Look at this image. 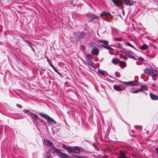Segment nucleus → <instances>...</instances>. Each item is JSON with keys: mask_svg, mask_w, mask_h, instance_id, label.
I'll list each match as a JSON object with an SVG mask.
<instances>
[{"mask_svg": "<svg viewBox=\"0 0 158 158\" xmlns=\"http://www.w3.org/2000/svg\"><path fill=\"white\" fill-rule=\"evenodd\" d=\"M157 154L158 155V148H156V150Z\"/></svg>", "mask_w": 158, "mask_h": 158, "instance_id": "46", "label": "nucleus"}, {"mask_svg": "<svg viewBox=\"0 0 158 158\" xmlns=\"http://www.w3.org/2000/svg\"><path fill=\"white\" fill-rule=\"evenodd\" d=\"M157 6H158V3L157 4Z\"/></svg>", "mask_w": 158, "mask_h": 158, "instance_id": "56", "label": "nucleus"}, {"mask_svg": "<svg viewBox=\"0 0 158 158\" xmlns=\"http://www.w3.org/2000/svg\"><path fill=\"white\" fill-rule=\"evenodd\" d=\"M148 47L147 45L146 44H143L142 46L140 47V49L141 50H145Z\"/></svg>", "mask_w": 158, "mask_h": 158, "instance_id": "27", "label": "nucleus"}, {"mask_svg": "<svg viewBox=\"0 0 158 158\" xmlns=\"http://www.w3.org/2000/svg\"><path fill=\"white\" fill-rule=\"evenodd\" d=\"M75 39L77 41H81L85 38L86 34L82 32L78 31L74 33Z\"/></svg>", "mask_w": 158, "mask_h": 158, "instance_id": "2", "label": "nucleus"}, {"mask_svg": "<svg viewBox=\"0 0 158 158\" xmlns=\"http://www.w3.org/2000/svg\"><path fill=\"white\" fill-rule=\"evenodd\" d=\"M91 53L94 56H98L99 54V50L97 48H94L92 49Z\"/></svg>", "mask_w": 158, "mask_h": 158, "instance_id": "11", "label": "nucleus"}, {"mask_svg": "<svg viewBox=\"0 0 158 158\" xmlns=\"http://www.w3.org/2000/svg\"><path fill=\"white\" fill-rule=\"evenodd\" d=\"M123 38L122 37H119V38H114V40L115 41H121L123 40Z\"/></svg>", "mask_w": 158, "mask_h": 158, "instance_id": "30", "label": "nucleus"}, {"mask_svg": "<svg viewBox=\"0 0 158 158\" xmlns=\"http://www.w3.org/2000/svg\"><path fill=\"white\" fill-rule=\"evenodd\" d=\"M126 52V51H125L123 50L120 51V52H122V53H124V54H125V52Z\"/></svg>", "mask_w": 158, "mask_h": 158, "instance_id": "41", "label": "nucleus"}, {"mask_svg": "<svg viewBox=\"0 0 158 158\" xmlns=\"http://www.w3.org/2000/svg\"><path fill=\"white\" fill-rule=\"evenodd\" d=\"M122 83L124 85H129L134 86L138 85L139 84V82L136 81H133L129 82H123Z\"/></svg>", "mask_w": 158, "mask_h": 158, "instance_id": "7", "label": "nucleus"}, {"mask_svg": "<svg viewBox=\"0 0 158 158\" xmlns=\"http://www.w3.org/2000/svg\"><path fill=\"white\" fill-rule=\"evenodd\" d=\"M125 54L128 56L131 59H133L135 60H137V58L133 56V53L131 51H126V52H125Z\"/></svg>", "mask_w": 158, "mask_h": 158, "instance_id": "9", "label": "nucleus"}, {"mask_svg": "<svg viewBox=\"0 0 158 158\" xmlns=\"http://www.w3.org/2000/svg\"><path fill=\"white\" fill-rule=\"evenodd\" d=\"M101 15L102 16H110L111 15L110 13L108 12H103L101 13Z\"/></svg>", "mask_w": 158, "mask_h": 158, "instance_id": "26", "label": "nucleus"}, {"mask_svg": "<svg viewBox=\"0 0 158 158\" xmlns=\"http://www.w3.org/2000/svg\"><path fill=\"white\" fill-rule=\"evenodd\" d=\"M37 119L38 120V121H37L36 122V123L37 124H38L39 122H41L43 123H44L46 127H47L46 123L44 120L39 117Z\"/></svg>", "mask_w": 158, "mask_h": 158, "instance_id": "21", "label": "nucleus"}, {"mask_svg": "<svg viewBox=\"0 0 158 158\" xmlns=\"http://www.w3.org/2000/svg\"><path fill=\"white\" fill-rule=\"evenodd\" d=\"M120 61L118 60H116L115 58H113L112 60V62L115 64H117L118 63H119Z\"/></svg>", "mask_w": 158, "mask_h": 158, "instance_id": "29", "label": "nucleus"}, {"mask_svg": "<svg viewBox=\"0 0 158 158\" xmlns=\"http://www.w3.org/2000/svg\"><path fill=\"white\" fill-rule=\"evenodd\" d=\"M110 46L114 47H115L120 48L122 49H123V48L122 47V45L119 43H117L115 45L111 44L110 45Z\"/></svg>", "mask_w": 158, "mask_h": 158, "instance_id": "20", "label": "nucleus"}, {"mask_svg": "<svg viewBox=\"0 0 158 158\" xmlns=\"http://www.w3.org/2000/svg\"><path fill=\"white\" fill-rule=\"evenodd\" d=\"M38 114L42 117L47 120L49 124L54 125L56 124V122L48 114L42 112L39 113Z\"/></svg>", "mask_w": 158, "mask_h": 158, "instance_id": "1", "label": "nucleus"}, {"mask_svg": "<svg viewBox=\"0 0 158 158\" xmlns=\"http://www.w3.org/2000/svg\"><path fill=\"white\" fill-rule=\"evenodd\" d=\"M149 95L151 99L152 100H156L158 99V96L150 92Z\"/></svg>", "mask_w": 158, "mask_h": 158, "instance_id": "14", "label": "nucleus"}, {"mask_svg": "<svg viewBox=\"0 0 158 158\" xmlns=\"http://www.w3.org/2000/svg\"><path fill=\"white\" fill-rule=\"evenodd\" d=\"M48 63H49V65L51 67L53 65L52 64L51 61L50 62H49Z\"/></svg>", "mask_w": 158, "mask_h": 158, "instance_id": "44", "label": "nucleus"}, {"mask_svg": "<svg viewBox=\"0 0 158 158\" xmlns=\"http://www.w3.org/2000/svg\"><path fill=\"white\" fill-rule=\"evenodd\" d=\"M86 15L88 17V18L90 17L92 19H98L99 18V16H97L91 13L87 14Z\"/></svg>", "mask_w": 158, "mask_h": 158, "instance_id": "13", "label": "nucleus"}, {"mask_svg": "<svg viewBox=\"0 0 158 158\" xmlns=\"http://www.w3.org/2000/svg\"><path fill=\"white\" fill-rule=\"evenodd\" d=\"M137 127V126H135V127L136 128V127Z\"/></svg>", "mask_w": 158, "mask_h": 158, "instance_id": "54", "label": "nucleus"}, {"mask_svg": "<svg viewBox=\"0 0 158 158\" xmlns=\"http://www.w3.org/2000/svg\"><path fill=\"white\" fill-rule=\"evenodd\" d=\"M43 142L47 146L51 147L52 149H54V150H55V148H56L54 146L52 143L47 139H44L43 140Z\"/></svg>", "mask_w": 158, "mask_h": 158, "instance_id": "4", "label": "nucleus"}, {"mask_svg": "<svg viewBox=\"0 0 158 158\" xmlns=\"http://www.w3.org/2000/svg\"><path fill=\"white\" fill-rule=\"evenodd\" d=\"M115 76L117 77H120V76L119 75V74L117 72H116L115 73Z\"/></svg>", "mask_w": 158, "mask_h": 158, "instance_id": "37", "label": "nucleus"}, {"mask_svg": "<svg viewBox=\"0 0 158 158\" xmlns=\"http://www.w3.org/2000/svg\"><path fill=\"white\" fill-rule=\"evenodd\" d=\"M43 73V72L42 71H40V73L41 75H42Z\"/></svg>", "mask_w": 158, "mask_h": 158, "instance_id": "48", "label": "nucleus"}, {"mask_svg": "<svg viewBox=\"0 0 158 158\" xmlns=\"http://www.w3.org/2000/svg\"><path fill=\"white\" fill-rule=\"evenodd\" d=\"M122 13L123 15H125V12H124V10H123L122 9Z\"/></svg>", "mask_w": 158, "mask_h": 158, "instance_id": "42", "label": "nucleus"}, {"mask_svg": "<svg viewBox=\"0 0 158 158\" xmlns=\"http://www.w3.org/2000/svg\"><path fill=\"white\" fill-rule=\"evenodd\" d=\"M119 66L122 68L125 67L126 65V63L124 61H119Z\"/></svg>", "mask_w": 158, "mask_h": 158, "instance_id": "23", "label": "nucleus"}, {"mask_svg": "<svg viewBox=\"0 0 158 158\" xmlns=\"http://www.w3.org/2000/svg\"><path fill=\"white\" fill-rule=\"evenodd\" d=\"M137 57L138 58V59H137V60H140L142 61H143V60H144L143 59L142 57H138L137 56Z\"/></svg>", "mask_w": 158, "mask_h": 158, "instance_id": "35", "label": "nucleus"}, {"mask_svg": "<svg viewBox=\"0 0 158 158\" xmlns=\"http://www.w3.org/2000/svg\"><path fill=\"white\" fill-rule=\"evenodd\" d=\"M98 73L101 74L102 75L105 76L106 72L105 71H102L101 70L98 69Z\"/></svg>", "mask_w": 158, "mask_h": 158, "instance_id": "25", "label": "nucleus"}, {"mask_svg": "<svg viewBox=\"0 0 158 158\" xmlns=\"http://www.w3.org/2000/svg\"><path fill=\"white\" fill-rule=\"evenodd\" d=\"M54 71L56 72V73L58 72V71H57V70L56 69H55L54 70Z\"/></svg>", "mask_w": 158, "mask_h": 158, "instance_id": "51", "label": "nucleus"}, {"mask_svg": "<svg viewBox=\"0 0 158 158\" xmlns=\"http://www.w3.org/2000/svg\"><path fill=\"white\" fill-rule=\"evenodd\" d=\"M98 41L102 43H104V44H102V45L106 49L109 50H113V49L111 47L106 45L109 44V43L107 41L104 40H99Z\"/></svg>", "mask_w": 158, "mask_h": 158, "instance_id": "5", "label": "nucleus"}, {"mask_svg": "<svg viewBox=\"0 0 158 158\" xmlns=\"http://www.w3.org/2000/svg\"><path fill=\"white\" fill-rule=\"evenodd\" d=\"M114 89L118 91H120L122 90H123L125 89V88H124L123 89L121 88L118 86V85H114L113 86Z\"/></svg>", "mask_w": 158, "mask_h": 158, "instance_id": "19", "label": "nucleus"}, {"mask_svg": "<svg viewBox=\"0 0 158 158\" xmlns=\"http://www.w3.org/2000/svg\"><path fill=\"white\" fill-rule=\"evenodd\" d=\"M28 115H30L31 117L35 120L37 119L38 118V115L35 114L31 112V113L28 114Z\"/></svg>", "mask_w": 158, "mask_h": 158, "instance_id": "17", "label": "nucleus"}, {"mask_svg": "<svg viewBox=\"0 0 158 158\" xmlns=\"http://www.w3.org/2000/svg\"><path fill=\"white\" fill-rule=\"evenodd\" d=\"M46 59L47 60V61L49 63L51 61H50L49 59L47 57H46Z\"/></svg>", "mask_w": 158, "mask_h": 158, "instance_id": "43", "label": "nucleus"}, {"mask_svg": "<svg viewBox=\"0 0 158 158\" xmlns=\"http://www.w3.org/2000/svg\"><path fill=\"white\" fill-rule=\"evenodd\" d=\"M66 150L69 153H73L74 152L73 148H68Z\"/></svg>", "mask_w": 158, "mask_h": 158, "instance_id": "31", "label": "nucleus"}, {"mask_svg": "<svg viewBox=\"0 0 158 158\" xmlns=\"http://www.w3.org/2000/svg\"><path fill=\"white\" fill-rule=\"evenodd\" d=\"M52 68L54 70L55 69H56V68H55V67L53 65L52 66Z\"/></svg>", "mask_w": 158, "mask_h": 158, "instance_id": "47", "label": "nucleus"}, {"mask_svg": "<svg viewBox=\"0 0 158 158\" xmlns=\"http://www.w3.org/2000/svg\"><path fill=\"white\" fill-rule=\"evenodd\" d=\"M57 73L60 76H62V75L58 71L57 72Z\"/></svg>", "mask_w": 158, "mask_h": 158, "instance_id": "45", "label": "nucleus"}, {"mask_svg": "<svg viewBox=\"0 0 158 158\" xmlns=\"http://www.w3.org/2000/svg\"><path fill=\"white\" fill-rule=\"evenodd\" d=\"M131 131L133 132H134V131L133 130H131Z\"/></svg>", "mask_w": 158, "mask_h": 158, "instance_id": "53", "label": "nucleus"}, {"mask_svg": "<svg viewBox=\"0 0 158 158\" xmlns=\"http://www.w3.org/2000/svg\"><path fill=\"white\" fill-rule=\"evenodd\" d=\"M73 153L75 154H79L80 152V148L75 147L73 148Z\"/></svg>", "mask_w": 158, "mask_h": 158, "instance_id": "15", "label": "nucleus"}, {"mask_svg": "<svg viewBox=\"0 0 158 158\" xmlns=\"http://www.w3.org/2000/svg\"><path fill=\"white\" fill-rule=\"evenodd\" d=\"M16 106L19 108L22 109V106L21 105H20V104H17Z\"/></svg>", "mask_w": 158, "mask_h": 158, "instance_id": "40", "label": "nucleus"}, {"mask_svg": "<svg viewBox=\"0 0 158 158\" xmlns=\"http://www.w3.org/2000/svg\"><path fill=\"white\" fill-rule=\"evenodd\" d=\"M23 41L27 43L28 44V45L31 48H32V46L33 45V44H32L30 41L27 40H25L24 39H23Z\"/></svg>", "mask_w": 158, "mask_h": 158, "instance_id": "24", "label": "nucleus"}, {"mask_svg": "<svg viewBox=\"0 0 158 158\" xmlns=\"http://www.w3.org/2000/svg\"><path fill=\"white\" fill-rule=\"evenodd\" d=\"M148 133H149V131H146V133L147 134H148Z\"/></svg>", "mask_w": 158, "mask_h": 158, "instance_id": "52", "label": "nucleus"}, {"mask_svg": "<svg viewBox=\"0 0 158 158\" xmlns=\"http://www.w3.org/2000/svg\"><path fill=\"white\" fill-rule=\"evenodd\" d=\"M143 92V93H144L146 95H147V94L146 92H145L144 91H143V92Z\"/></svg>", "mask_w": 158, "mask_h": 158, "instance_id": "49", "label": "nucleus"}, {"mask_svg": "<svg viewBox=\"0 0 158 158\" xmlns=\"http://www.w3.org/2000/svg\"><path fill=\"white\" fill-rule=\"evenodd\" d=\"M85 60L89 65L93 67H94V63L90 60L88 56L87 55L85 57Z\"/></svg>", "mask_w": 158, "mask_h": 158, "instance_id": "12", "label": "nucleus"}, {"mask_svg": "<svg viewBox=\"0 0 158 158\" xmlns=\"http://www.w3.org/2000/svg\"><path fill=\"white\" fill-rule=\"evenodd\" d=\"M62 147L64 149L66 150H67V148H68V147H66V146L65 144L63 145L62 146Z\"/></svg>", "mask_w": 158, "mask_h": 158, "instance_id": "39", "label": "nucleus"}, {"mask_svg": "<svg viewBox=\"0 0 158 158\" xmlns=\"http://www.w3.org/2000/svg\"><path fill=\"white\" fill-rule=\"evenodd\" d=\"M148 89V87L146 85H142L140 88V89H141L140 92H143L144 90H147Z\"/></svg>", "mask_w": 158, "mask_h": 158, "instance_id": "18", "label": "nucleus"}, {"mask_svg": "<svg viewBox=\"0 0 158 158\" xmlns=\"http://www.w3.org/2000/svg\"><path fill=\"white\" fill-rule=\"evenodd\" d=\"M123 3L126 5L131 6L134 4L133 1L131 0H123Z\"/></svg>", "mask_w": 158, "mask_h": 158, "instance_id": "10", "label": "nucleus"}, {"mask_svg": "<svg viewBox=\"0 0 158 158\" xmlns=\"http://www.w3.org/2000/svg\"><path fill=\"white\" fill-rule=\"evenodd\" d=\"M23 112H24L25 114H27L28 115V114L29 113H31V112H30V111L28 110H23Z\"/></svg>", "mask_w": 158, "mask_h": 158, "instance_id": "33", "label": "nucleus"}, {"mask_svg": "<svg viewBox=\"0 0 158 158\" xmlns=\"http://www.w3.org/2000/svg\"><path fill=\"white\" fill-rule=\"evenodd\" d=\"M119 158H127V157L126 156L125 153L121 151L120 152Z\"/></svg>", "mask_w": 158, "mask_h": 158, "instance_id": "22", "label": "nucleus"}, {"mask_svg": "<svg viewBox=\"0 0 158 158\" xmlns=\"http://www.w3.org/2000/svg\"><path fill=\"white\" fill-rule=\"evenodd\" d=\"M80 156L77 155H73V158H80Z\"/></svg>", "mask_w": 158, "mask_h": 158, "instance_id": "36", "label": "nucleus"}, {"mask_svg": "<svg viewBox=\"0 0 158 158\" xmlns=\"http://www.w3.org/2000/svg\"><path fill=\"white\" fill-rule=\"evenodd\" d=\"M43 71H44V69H43Z\"/></svg>", "mask_w": 158, "mask_h": 158, "instance_id": "55", "label": "nucleus"}, {"mask_svg": "<svg viewBox=\"0 0 158 158\" xmlns=\"http://www.w3.org/2000/svg\"><path fill=\"white\" fill-rule=\"evenodd\" d=\"M60 128V125L59 124H57L55 127L53 126L52 128L53 135H54L56 132H58Z\"/></svg>", "mask_w": 158, "mask_h": 158, "instance_id": "8", "label": "nucleus"}, {"mask_svg": "<svg viewBox=\"0 0 158 158\" xmlns=\"http://www.w3.org/2000/svg\"><path fill=\"white\" fill-rule=\"evenodd\" d=\"M140 90H141V89H133L131 90V92L133 93H137L139 91L140 92Z\"/></svg>", "mask_w": 158, "mask_h": 158, "instance_id": "28", "label": "nucleus"}, {"mask_svg": "<svg viewBox=\"0 0 158 158\" xmlns=\"http://www.w3.org/2000/svg\"><path fill=\"white\" fill-rule=\"evenodd\" d=\"M143 72L150 76H156L158 75L157 70L150 68H146L143 70Z\"/></svg>", "mask_w": 158, "mask_h": 158, "instance_id": "3", "label": "nucleus"}, {"mask_svg": "<svg viewBox=\"0 0 158 158\" xmlns=\"http://www.w3.org/2000/svg\"><path fill=\"white\" fill-rule=\"evenodd\" d=\"M80 158H89L88 156H80Z\"/></svg>", "mask_w": 158, "mask_h": 158, "instance_id": "38", "label": "nucleus"}, {"mask_svg": "<svg viewBox=\"0 0 158 158\" xmlns=\"http://www.w3.org/2000/svg\"><path fill=\"white\" fill-rule=\"evenodd\" d=\"M32 49V50L33 51H35V50L33 48V46H32V48H31Z\"/></svg>", "mask_w": 158, "mask_h": 158, "instance_id": "50", "label": "nucleus"}, {"mask_svg": "<svg viewBox=\"0 0 158 158\" xmlns=\"http://www.w3.org/2000/svg\"><path fill=\"white\" fill-rule=\"evenodd\" d=\"M125 44L127 45H128V46L130 47H131V48H133L135 49V48L131 44H130L129 42H125Z\"/></svg>", "mask_w": 158, "mask_h": 158, "instance_id": "32", "label": "nucleus"}, {"mask_svg": "<svg viewBox=\"0 0 158 158\" xmlns=\"http://www.w3.org/2000/svg\"><path fill=\"white\" fill-rule=\"evenodd\" d=\"M55 151L58 153V156L62 158H67L69 156L67 154L63 153L60 152V150L57 148H55Z\"/></svg>", "mask_w": 158, "mask_h": 158, "instance_id": "6", "label": "nucleus"}, {"mask_svg": "<svg viewBox=\"0 0 158 158\" xmlns=\"http://www.w3.org/2000/svg\"><path fill=\"white\" fill-rule=\"evenodd\" d=\"M89 45L91 47H95L96 44H95L94 42H91L89 44Z\"/></svg>", "mask_w": 158, "mask_h": 158, "instance_id": "34", "label": "nucleus"}, {"mask_svg": "<svg viewBox=\"0 0 158 158\" xmlns=\"http://www.w3.org/2000/svg\"><path fill=\"white\" fill-rule=\"evenodd\" d=\"M112 2L116 6L120 7V5L121 3L120 0H112Z\"/></svg>", "mask_w": 158, "mask_h": 158, "instance_id": "16", "label": "nucleus"}]
</instances>
